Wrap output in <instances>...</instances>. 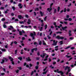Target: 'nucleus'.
Segmentation results:
<instances>
[{
  "instance_id": "54",
  "label": "nucleus",
  "mask_w": 76,
  "mask_h": 76,
  "mask_svg": "<svg viewBox=\"0 0 76 76\" xmlns=\"http://www.w3.org/2000/svg\"><path fill=\"white\" fill-rule=\"evenodd\" d=\"M33 74H34V71H32L31 73V75H33Z\"/></svg>"
},
{
  "instance_id": "48",
  "label": "nucleus",
  "mask_w": 76,
  "mask_h": 76,
  "mask_svg": "<svg viewBox=\"0 0 76 76\" xmlns=\"http://www.w3.org/2000/svg\"><path fill=\"white\" fill-rule=\"evenodd\" d=\"M66 11L67 12H69V11H70V9H69V8H68L67 9Z\"/></svg>"
},
{
  "instance_id": "58",
  "label": "nucleus",
  "mask_w": 76,
  "mask_h": 76,
  "mask_svg": "<svg viewBox=\"0 0 76 76\" xmlns=\"http://www.w3.org/2000/svg\"><path fill=\"white\" fill-rule=\"evenodd\" d=\"M11 15V16H14V14L13 13H12Z\"/></svg>"
},
{
  "instance_id": "57",
  "label": "nucleus",
  "mask_w": 76,
  "mask_h": 76,
  "mask_svg": "<svg viewBox=\"0 0 76 76\" xmlns=\"http://www.w3.org/2000/svg\"><path fill=\"white\" fill-rule=\"evenodd\" d=\"M25 38L24 37H23L22 38V40H24V39H25Z\"/></svg>"
},
{
  "instance_id": "50",
  "label": "nucleus",
  "mask_w": 76,
  "mask_h": 76,
  "mask_svg": "<svg viewBox=\"0 0 76 76\" xmlns=\"http://www.w3.org/2000/svg\"><path fill=\"white\" fill-rule=\"evenodd\" d=\"M1 20L2 21H4L5 19L4 18H2Z\"/></svg>"
},
{
  "instance_id": "17",
  "label": "nucleus",
  "mask_w": 76,
  "mask_h": 76,
  "mask_svg": "<svg viewBox=\"0 0 76 76\" xmlns=\"http://www.w3.org/2000/svg\"><path fill=\"white\" fill-rule=\"evenodd\" d=\"M27 61H31V59L29 58V57H28V58H26Z\"/></svg>"
},
{
  "instance_id": "52",
  "label": "nucleus",
  "mask_w": 76,
  "mask_h": 76,
  "mask_svg": "<svg viewBox=\"0 0 76 76\" xmlns=\"http://www.w3.org/2000/svg\"><path fill=\"white\" fill-rule=\"evenodd\" d=\"M12 32H16V30H15V29H14L13 30H12Z\"/></svg>"
},
{
  "instance_id": "42",
  "label": "nucleus",
  "mask_w": 76,
  "mask_h": 76,
  "mask_svg": "<svg viewBox=\"0 0 76 76\" xmlns=\"http://www.w3.org/2000/svg\"><path fill=\"white\" fill-rule=\"evenodd\" d=\"M18 52V50H16L15 51V54H17V52Z\"/></svg>"
},
{
  "instance_id": "37",
  "label": "nucleus",
  "mask_w": 76,
  "mask_h": 76,
  "mask_svg": "<svg viewBox=\"0 0 76 76\" xmlns=\"http://www.w3.org/2000/svg\"><path fill=\"white\" fill-rule=\"evenodd\" d=\"M47 16H45V18L44 19V20H45H45H46V19H47Z\"/></svg>"
},
{
  "instance_id": "18",
  "label": "nucleus",
  "mask_w": 76,
  "mask_h": 76,
  "mask_svg": "<svg viewBox=\"0 0 76 76\" xmlns=\"http://www.w3.org/2000/svg\"><path fill=\"white\" fill-rule=\"evenodd\" d=\"M56 12H57V10H56V9H54V10L53 13H56Z\"/></svg>"
},
{
  "instance_id": "64",
  "label": "nucleus",
  "mask_w": 76,
  "mask_h": 76,
  "mask_svg": "<svg viewBox=\"0 0 76 76\" xmlns=\"http://www.w3.org/2000/svg\"><path fill=\"white\" fill-rule=\"evenodd\" d=\"M59 61H60V59H58L57 60V62H59Z\"/></svg>"
},
{
  "instance_id": "56",
  "label": "nucleus",
  "mask_w": 76,
  "mask_h": 76,
  "mask_svg": "<svg viewBox=\"0 0 76 76\" xmlns=\"http://www.w3.org/2000/svg\"><path fill=\"white\" fill-rule=\"evenodd\" d=\"M13 4H17V3L16 2H13Z\"/></svg>"
},
{
  "instance_id": "11",
  "label": "nucleus",
  "mask_w": 76,
  "mask_h": 76,
  "mask_svg": "<svg viewBox=\"0 0 76 76\" xmlns=\"http://www.w3.org/2000/svg\"><path fill=\"white\" fill-rule=\"evenodd\" d=\"M40 14L41 16H44V12H42L41 11H40Z\"/></svg>"
},
{
  "instance_id": "3",
  "label": "nucleus",
  "mask_w": 76,
  "mask_h": 76,
  "mask_svg": "<svg viewBox=\"0 0 76 76\" xmlns=\"http://www.w3.org/2000/svg\"><path fill=\"white\" fill-rule=\"evenodd\" d=\"M53 41V44H52V45H57V43L58 42L56 41V40H52V39L50 40V41Z\"/></svg>"
},
{
  "instance_id": "2",
  "label": "nucleus",
  "mask_w": 76,
  "mask_h": 76,
  "mask_svg": "<svg viewBox=\"0 0 76 76\" xmlns=\"http://www.w3.org/2000/svg\"><path fill=\"white\" fill-rule=\"evenodd\" d=\"M58 70H59L58 69H57V70H54V72H57L58 73H60L61 75H63L64 73H63V72L61 71H58Z\"/></svg>"
},
{
  "instance_id": "35",
  "label": "nucleus",
  "mask_w": 76,
  "mask_h": 76,
  "mask_svg": "<svg viewBox=\"0 0 76 76\" xmlns=\"http://www.w3.org/2000/svg\"><path fill=\"white\" fill-rule=\"evenodd\" d=\"M60 39H64V37H60Z\"/></svg>"
},
{
  "instance_id": "39",
  "label": "nucleus",
  "mask_w": 76,
  "mask_h": 76,
  "mask_svg": "<svg viewBox=\"0 0 76 76\" xmlns=\"http://www.w3.org/2000/svg\"><path fill=\"white\" fill-rule=\"evenodd\" d=\"M19 70H17L16 71V72L17 73H19Z\"/></svg>"
},
{
  "instance_id": "5",
  "label": "nucleus",
  "mask_w": 76,
  "mask_h": 76,
  "mask_svg": "<svg viewBox=\"0 0 76 76\" xmlns=\"http://www.w3.org/2000/svg\"><path fill=\"white\" fill-rule=\"evenodd\" d=\"M9 58L10 59H11V61H12V64L14 65V64L15 63H14V62L13 61V58H12V57H9Z\"/></svg>"
},
{
  "instance_id": "41",
  "label": "nucleus",
  "mask_w": 76,
  "mask_h": 76,
  "mask_svg": "<svg viewBox=\"0 0 76 76\" xmlns=\"http://www.w3.org/2000/svg\"><path fill=\"white\" fill-rule=\"evenodd\" d=\"M38 67H39V66H36L35 67V69H38Z\"/></svg>"
},
{
  "instance_id": "25",
  "label": "nucleus",
  "mask_w": 76,
  "mask_h": 76,
  "mask_svg": "<svg viewBox=\"0 0 76 76\" xmlns=\"http://www.w3.org/2000/svg\"><path fill=\"white\" fill-rule=\"evenodd\" d=\"M39 29L40 31H42V27H40V28H39Z\"/></svg>"
},
{
  "instance_id": "38",
  "label": "nucleus",
  "mask_w": 76,
  "mask_h": 76,
  "mask_svg": "<svg viewBox=\"0 0 76 76\" xmlns=\"http://www.w3.org/2000/svg\"><path fill=\"white\" fill-rule=\"evenodd\" d=\"M25 17H26V18H28L29 16H28V15H26Z\"/></svg>"
},
{
  "instance_id": "32",
  "label": "nucleus",
  "mask_w": 76,
  "mask_h": 76,
  "mask_svg": "<svg viewBox=\"0 0 76 76\" xmlns=\"http://www.w3.org/2000/svg\"><path fill=\"white\" fill-rule=\"evenodd\" d=\"M59 43H60V45H61V44H62L63 43V41H61V42H60Z\"/></svg>"
},
{
  "instance_id": "6",
  "label": "nucleus",
  "mask_w": 76,
  "mask_h": 76,
  "mask_svg": "<svg viewBox=\"0 0 76 76\" xmlns=\"http://www.w3.org/2000/svg\"><path fill=\"white\" fill-rule=\"evenodd\" d=\"M18 6H19V7H20V9H22V7H23V5H22V4H21L20 3H19L18 4Z\"/></svg>"
},
{
  "instance_id": "55",
  "label": "nucleus",
  "mask_w": 76,
  "mask_h": 76,
  "mask_svg": "<svg viewBox=\"0 0 76 76\" xmlns=\"http://www.w3.org/2000/svg\"><path fill=\"white\" fill-rule=\"evenodd\" d=\"M69 39H71V40H72V39H73V37H70Z\"/></svg>"
},
{
  "instance_id": "10",
  "label": "nucleus",
  "mask_w": 76,
  "mask_h": 76,
  "mask_svg": "<svg viewBox=\"0 0 76 76\" xmlns=\"http://www.w3.org/2000/svg\"><path fill=\"white\" fill-rule=\"evenodd\" d=\"M33 33H34V34L33 33H31L30 34V35L31 37H33L35 35V31H34Z\"/></svg>"
},
{
  "instance_id": "30",
  "label": "nucleus",
  "mask_w": 76,
  "mask_h": 76,
  "mask_svg": "<svg viewBox=\"0 0 76 76\" xmlns=\"http://www.w3.org/2000/svg\"><path fill=\"white\" fill-rule=\"evenodd\" d=\"M70 47V46H69L65 48V49H68Z\"/></svg>"
},
{
  "instance_id": "8",
  "label": "nucleus",
  "mask_w": 76,
  "mask_h": 76,
  "mask_svg": "<svg viewBox=\"0 0 76 76\" xmlns=\"http://www.w3.org/2000/svg\"><path fill=\"white\" fill-rule=\"evenodd\" d=\"M67 26H65L64 27H62V29L63 30H65V31H67V30H66V29H67Z\"/></svg>"
},
{
  "instance_id": "21",
  "label": "nucleus",
  "mask_w": 76,
  "mask_h": 76,
  "mask_svg": "<svg viewBox=\"0 0 76 76\" xmlns=\"http://www.w3.org/2000/svg\"><path fill=\"white\" fill-rule=\"evenodd\" d=\"M18 59L20 60H21L22 59V58L20 57H19L18 58Z\"/></svg>"
},
{
  "instance_id": "63",
  "label": "nucleus",
  "mask_w": 76,
  "mask_h": 76,
  "mask_svg": "<svg viewBox=\"0 0 76 76\" xmlns=\"http://www.w3.org/2000/svg\"><path fill=\"white\" fill-rule=\"evenodd\" d=\"M33 28H34V29H36L37 28V26H34L33 27Z\"/></svg>"
},
{
  "instance_id": "53",
  "label": "nucleus",
  "mask_w": 76,
  "mask_h": 76,
  "mask_svg": "<svg viewBox=\"0 0 76 76\" xmlns=\"http://www.w3.org/2000/svg\"><path fill=\"white\" fill-rule=\"evenodd\" d=\"M12 9H13L14 10H15V8L14 7H12Z\"/></svg>"
},
{
  "instance_id": "34",
  "label": "nucleus",
  "mask_w": 76,
  "mask_h": 76,
  "mask_svg": "<svg viewBox=\"0 0 76 76\" xmlns=\"http://www.w3.org/2000/svg\"><path fill=\"white\" fill-rule=\"evenodd\" d=\"M42 44V42H41V41H39V45H41V44Z\"/></svg>"
},
{
  "instance_id": "24",
  "label": "nucleus",
  "mask_w": 76,
  "mask_h": 76,
  "mask_svg": "<svg viewBox=\"0 0 76 76\" xmlns=\"http://www.w3.org/2000/svg\"><path fill=\"white\" fill-rule=\"evenodd\" d=\"M19 33L20 35H22V31H19Z\"/></svg>"
},
{
  "instance_id": "33",
  "label": "nucleus",
  "mask_w": 76,
  "mask_h": 76,
  "mask_svg": "<svg viewBox=\"0 0 76 76\" xmlns=\"http://www.w3.org/2000/svg\"><path fill=\"white\" fill-rule=\"evenodd\" d=\"M61 33H62V32H61V31H58V32H56L57 34H61Z\"/></svg>"
},
{
  "instance_id": "46",
  "label": "nucleus",
  "mask_w": 76,
  "mask_h": 76,
  "mask_svg": "<svg viewBox=\"0 0 76 76\" xmlns=\"http://www.w3.org/2000/svg\"><path fill=\"white\" fill-rule=\"evenodd\" d=\"M66 57H67L68 58H69V57H71V56H68V55H66Z\"/></svg>"
},
{
  "instance_id": "31",
  "label": "nucleus",
  "mask_w": 76,
  "mask_h": 76,
  "mask_svg": "<svg viewBox=\"0 0 76 76\" xmlns=\"http://www.w3.org/2000/svg\"><path fill=\"white\" fill-rule=\"evenodd\" d=\"M39 10V9L38 8H37L35 9V11H38Z\"/></svg>"
},
{
  "instance_id": "12",
  "label": "nucleus",
  "mask_w": 76,
  "mask_h": 76,
  "mask_svg": "<svg viewBox=\"0 0 76 76\" xmlns=\"http://www.w3.org/2000/svg\"><path fill=\"white\" fill-rule=\"evenodd\" d=\"M31 23V20L30 19H28V21L27 22V23L28 25H30V23Z\"/></svg>"
},
{
  "instance_id": "4",
  "label": "nucleus",
  "mask_w": 76,
  "mask_h": 76,
  "mask_svg": "<svg viewBox=\"0 0 76 76\" xmlns=\"http://www.w3.org/2000/svg\"><path fill=\"white\" fill-rule=\"evenodd\" d=\"M4 60L3 59L2 60V61L1 62V64H3V63H4V60L5 61H7V60H8V59H7L5 58H4Z\"/></svg>"
},
{
  "instance_id": "60",
  "label": "nucleus",
  "mask_w": 76,
  "mask_h": 76,
  "mask_svg": "<svg viewBox=\"0 0 76 76\" xmlns=\"http://www.w3.org/2000/svg\"><path fill=\"white\" fill-rule=\"evenodd\" d=\"M66 18H69V15H66Z\"/></svg>"
},
{
  "instance_id": "62",
  "label": "nucleus",
  "mask_w": 76,
  "mask_h": 76,
  "mask_svg": "<svg viewBox=\"0 0 76 76\" xmlns=\"http://www.w3.org/2000/svg\"><path fill=\"white\" fill-rule=\"evenodd\" d=\"M69 36H72V34L71 33H69Z\"/></svg>"
},
{
  "instance_id": "1",
  "label": "nucleus",
  "mask_w": 76,
  "mask_h": 76,
  "mask_svg": "<svg viewBox=\"0 0 76 76\" xmlns=\"http://www.w3.org/2000/svg\"><path fill=\"white\" fill-rule=\"evenodd\" d=\"M67 69H68V72H67L66 73V75H68V74H69V72H70V67H68V66H66L65 69L64 70H67Z\"/></svg>"
},
{
  "instance_id": "16",
  "label": "nucleus",
  "mask_w": 76,
  "mask_h": 76,
  "mask_svg": "<svg viewBox=\"0 0 76 76\" xmlns=\"http://www.w3.org/2000/svg\"><path fill=\"white\" fill-rule=\"evenodd\" d=\"M51 31V29H50L49 31V32H50V35H51V34H52V33H53V31Z\"/></svg>"
},
{
  "instance_id": "15",
  "label": "nucleus",
  "mask_w": 76,
  "mask_h": 76,
  "mask_svg": "<svg viewBox=\"0 0 76 76\" xmlns=\"http://www.w3.org/2000/svg\"><path fill=\"white\" fill-rule=\"evenodd\" d=\"M48 57H49L48 55L46 56L45 57V59H44V61H47V58H48Z\"/></svg>"
},
{
  "instance_id": "43",
  "label": "nucleus",
  "mask_w": 76,
  "mask_h": 76,
  "mask_svg": "<svg viewBox=\"0 0 76 76\" xmlns=\"http://www.w3.org/2000/svg\"><path fill=\"white\" fill-rule=\"evenodd\" d=\"M47 67H46L45 68L43 69L44 72H45V70H46V69H47Z\"/></svg>"
},
{
  "instance_id": "20",
  "label": "nucleus",
  "mask_w": 76,
  "mask_h": 76,
  "mask_svg": "<svg viewBox=\"0 0 76 76\" xmlns=\"http://www.w3.org/2000/svg\"><path fill=\"white\" fill-rule=\"evenodd\" d=\"M1 50L2 51H4V52L6 51L5 49H1Z\"/></svg>"
},
{
  "instance_id": "26",
  "label": "nucleus",
  "mask_w": 76,
  "mask_h": 76,
  "mask_svg": "<svg viewBox=\"0 0 76 76\" xmlns=\"http://www.w3.org/2000/svg\"><path fill=\"white\" fill-rule=\"evenodd\" d=\"M48 70H47L46 71L44 72L43 73V74H46L47 73V72H48Z\"/></svg>"
},
{
  "instance_id": "51",
  "label": "nucleus",
  "mask_w": 76,
  "mask_h": 76,
  "mask_svg": "<svg viewBox=\"0 0 76 76\" xmlns=\"http://www.w3.org/2000/svg\"><path fill=\"white\" fill-rule=\"evenodd\" d=\"M10 28H12V29H13V26H10Z\"/></svg>"
},
{
  "instance_id": "29",
  "label": "nucleus",
  "mask_w": 76,
  "mask_h": 76,
  "mask_svg": "<svg viewBox=\"0 0 76 76\" xmlns=\"http://www.w3.org/2000/svg\"><path fill=\"white\" fill-rule=\"evenodd\" d=\"M42 42L43 43V45H46V43H45V42L44 41V40H43Z\"/></svg>"
},
{
  "instance_id": "27",
  "label": "nucleus",
  "mask_w": 76,
  "mask_h": 76,
  "mask_svg": "<svg viewBox=\"0 0 76 76\" xmlns=\"http://www.w3.org/2000/svg\"><path fill=\"white\" fill-rule=\"evenodd\" d=\"M3 27L4 28H7V26L5 25V24L3 25Z\"/></svg>"
},
{
  "instance_id": "45",
  "label": "nucleus",
  "mask_w": 76,
  "mask_h": 76,
  "mask_svg": "<svg viewBox=\"0 0 76 76\" xmlns=\"http://www.w3.org/2000/svg\"><path fill=\"white\" fill-rule=\"evenodd\" d=\"M45 4V3H42L40 4V6H41V5H44Z\"/></svg>"
},
{
  "instance_id": "44",
  "label": "nucleus",
  "mask_w": 76,
  "mask_h": 76,
  "mask_svg": "<svg viewBox=\"0 0 76 76\" xmlns=\"http://www.w3.org/2000/svg\"><path fill=\"white\" fill-rule=\"evenodd\" d=\"M72 5V4H69V5H68V7H70L71 6V5Z\"/></svg>"
},
{
  "instance_id": "49",
  "label": "nucleus",
  "mask_w": 76,
  "mask_h": 76,
  "mask_svg": "<svg viewBox=\"0 0 76 76\" xmlns=\"http://www.w3.org/2000/svg\"><path fill=\"white\" fill-rule=\"evenodd\" d=\"M0 9H1V10H3V9H4V8L3 7H1L0 8Z\"/></svg>"
},
{
  "instance_id": "22",
  "label": "nucleus",
  "mask_w": 76,
  "mask_h": 76,
  "mask_svg": "<svg viewBox=\"0 0 76 76\" xmlns=\"http://www.w3.org/2000/svg\"><path fill=\"white\" fill-rule=\"evenodd\" d=\"M53 25H55V28H57V26H56V23H53Z\"/></svg>"
},
{
  "instance_id": "23",
  "label": "nucleus",
  "mask_w": 76,
  "mask_h": 76,
  "mask_svg": "<svg viewBox=\"0 0 76 76\" xmlns=\"http://www.w3.org/2000/svg\"><path fill=\"white\" fill-rule=\"evenodd\" d=\"M19 23H20V24H23V23H24V21H22V22H21V21H20L19 22Z\"/></svg>"
},
{
  "instance_id": "7",
  "label": "nucleus",
  "mask_w": 76,
  "mask_h": 76,
  "mask_svg": "<svg viewBox=\"0 0 76 76\" xmlns=\"http://www.w3.org/2000/svg\"><path fill=\"white\" fill-rule=\"evenodd\" d=\"M47 10L49 11V12H50L51 10H52V8H51V7H50V8H49L47 9Z\"/></svg>"
},
{
  "instance_id": "47",
  "label": "nucleus",
  "mask_w": 76,
  "mask_h": 76,
  "mask_svg": "<svg viewBox=\"0 0 76 76\" xmlns=\"http://www.w3.org/2000/svg\"><path fill=\"white\" fill-rule=\"evenodd\" d=\"M72 20V18H69V21H71V20Z\"/></svg>"
},
{
  "instance_id": "28",
  "label": "nucleus",
  "mask_w": 76,
  "mask_h": 76,
  "mask_svg": "<svg viewBox=\"0 0 76 76\" xmlns=\"http://www.w3.org/2000/svg\"><path fill=\"white\" fill-rule=\"evenodd\" d=\"M45 29H46L47 28V25L46 24L45 26Z\"/></svg>"
},
{
  "instance_id": "9",
  "label": "nucleus",
  "mask_w": 76,
  "mask_h": 76,
  "mask_svg": "<svg viewBox=\"0 0 76 76\" xmlns=\"http://www.w3.org/2000/svg\"><path fill=\"white\" fill-rule=\"evenodd\" d=\"M45 56H47V54H46L45 53H43V55H41V57H42V58H44V57Z\"/></svg>"
},
{
  "instance_id": "40",
  "label": "nucleus",
  "mask_w": 76,
  "mask_h": 76,
  "mask_svg": "<svg viewBox=\"0 0 76 76\" xmlns=\"http://www.w3.org/2000/svg\"><path fill=\"white\" fill-rule=\"evenodd\" d=\"M8 47V45L7 44V45L5 46V47L6 48H7Z\"/></svg>"
},
{
  "instance_id": "59",
  "label": "nucleus",
  "mask_w": 76,
  "mask_h": 76,
  "mask_svg": "<svg viewBox=\"0 0 76 76\" xmlns=\"http://www.w3.org/2000/svg\"><path fill=\"white\" fill-rule=\"evenodd\" d=\"M54 28V27L53 26H51V28Z\"/></svg>"
},
{
  "instance_id": "13",
  "label": "nucleus",
  "mask_w": 76,
  "mask_h": 76,
  "mask_svg": "<svg viewBox=\"0 0 76 76\" xmlns=\"http://www.w3.org/2000/svg\"><path fill=\"white\" fill-rule=\"evenodd\" d=\"M18 18L19 19H23V17H22L21 15H20L18 16Z\"/></svg>"
},
{
  "instance_id": "14",
  "label": "nucleus",
  "mask_w": 76,
  "mask_h": 76,
  "mask_svg": "<svg viewBox=\"0 0 76 76\" xmlns=\"http://www.w3.org/2000/svg\"><path fill=\"white\" fill-rule=\"evenodd\" d=\"M34 50H35V51H37V48H35L34 49H33L31 50V52L32 53H33L34 52Z\"/></svg>"
},
{
  "instance_id": "36",
  "label": "nucleus",
  "mask_w": 76,
  "mask_h": 76,
  "mask_svg": "<svg viewBox=\"0 0 76 76\" xmlns=\"http://www.w3.org/2000/svg\"><path fill=\"white\" fill-rule=\"evenodd\" d=\"M60 7H58V12H59L60 10Z\"/></svg>"
},
{
  "instance_id": "19",
  "label": "nucleus",
  "mask_w": 76,
  "mask_h": 76,
  "mask_svg": "<svg viewBox=\"0 0 76 76\" xmlns=\"http://www.w3.org/2000/svg\"><path fill=\"white\" fill-rule=\"evenodd\" d=\"M60 36H57L56 37V38H57V39H60Z\"/></svg>"
},
{
  "instance_id": "61",
  "label": "nucleus",
  "mask_w": 76,
  "mask_h": 76,
  "mask_svg": "<svg viewBox=\"0 0 76 76\" xmlns=\"http://www.w3.org/2000/svg\"><path fill=\"white\" fill-rule=\"evenodd\" d=\"M1 75H4V73H1Z\"/></svg>"
}]
</instances>
